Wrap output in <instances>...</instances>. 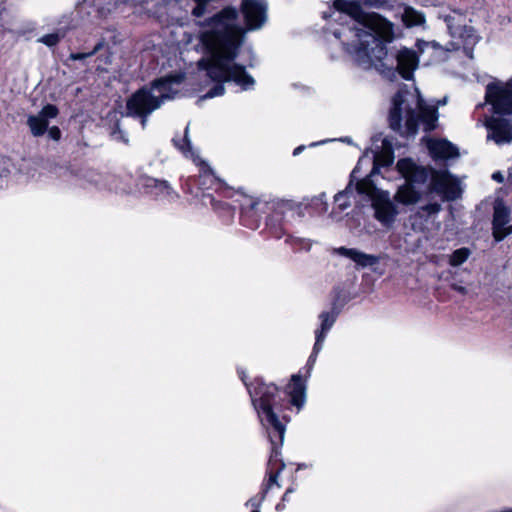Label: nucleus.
Instances as JSON below:
<instances>
[{
	"instance_id": "nucleus-12",
	"label": "nucleus",
	"mask_w": 512,
	"mask_h": 512,
	"mask_svg": "<svg viewBox=\"0 0 512 512\" xmlns=\"http://www.w3.org/2000/svg\"><path fill=\"white\" fill-rule=\"evenodd\" d=\"M184 81V75L181 73L168 75L163 78L156 79L152 82L151 87H145L146 90L156 100L160 101V106L166 100H172L179 93L174 86H179Z\"/></svg>"
},
{
	"instance_id": "nucleus-6",
	"label": "nucleus",
	"mask_w": 512,
	"mask_h": 512,
	"mask_svg": "<svg viewBox=\"0 0 512 512\" xmlns=\"http://www.w3.org/2000/svg\"><path fill=\"white\" fill-rule=\"evenodd\" d=\"M337 316L338 313L334 310L320 313V328L315 332L316 340L313 351L304 369L290 378V405L295 406L298 412L303 408L306 402V380L310 376L316 357L322 349L326 335L334 325Z\"/></svg>"
},
{
	"instance_id": "nucleus-47",
	"label": "nucleus",
	"mask_w": 512,
	"mask_h": 512,
	"mask_svg": "<svg viewBox=\"0 0 512 512\" xmlns=\"http://www.w3.org/2000/svg\"><path fill=\"white\" fill-rule=\"evenodd\" d=\"M493 178H494V179H499V180H501V176H500V175H498V174H494V175H493Z\"/></svg>"
},
{
	"instance_id": "nucleus-33",
	"label": "nucleus",
	"mask_w": 512,
	"mask_h": 512,
	"mask_svg": "<svg viewBox=\"0 0 512 512\" xmlns=\"http://www.w3.org/2000/svg\"><path fill=\"white\" fill-rule=\"evenodd\" d=\"M419 48L421 50V53H424L425 51H428V50H433L435 52H442L441 46L435 41L423 42L422 44L419 45Z\"/></svg>"
},
{
	"instance_id": "nucleus-29",
	"label": "nucleus",
	"mask_w": 512,
	"mask_h": 512,
	"mask_svg": "<svg viewBox=\"0 0 512 512\" xmlns=\"http://www.w3.org/2000/svg\"><path fill=\"white\" fill-rule=\"evenodd\" d=\"M290 210L293 211V215L299 218H303L307 214L309 215V208H306V197L301 201L290 202Z\"/></svg>"
},
{
	"instance_id": "nucleus-10",
	"label": "nucleus",
	"mask_w": 512,
	"mask_h": 512,
	"mask_svg": "<svg viewBox=\"0 0 512 512\" xmlns=\"http://www.w3.org/2000/svg\"><path fill=\"white\" fill-rule=\"evenodd\" d=\"M189 125L185 128L184 137L182 140L173 139L174 145L186 156L193 160V162L199 166V180L198 184L202 189H209L214 183L217 182V178L214 175L212 168L193 150L191 141L188 137Z\"/></svg>"
},
{
	"instance_id": "nucleus-34",
	"label": "nucleus",
	"mask_w": 512,
	"mask_h": 512,
	"mask_svg": "<svg viewBox=\"0 0 512 512\" xmlns=\"http://www.w3.org/2000/svg\"><path fill=\"white\" fill-rule=\"evenodd\" d=\"M113 137L116 139V140H121L125 143H128V139L126 138L124 132L119 128V126L117 125L116 128L114 129L113 133H112Z\"/></svg>"
},
{
	"instance_id": "nucleus-9",
	"label": "nucleus",
	"mask_w": 512,
	"mask_h": 512,
	"mask_svg": "<svg viewBox=\"0 0 512 512\" xmlns=\"http://www.w3.org/2000/svg\"><path fill=\"white\" fill-rule=\"evenodd\" d=\"M160 108V101L156 100L146 88L136 91L127 100V116L140 118L142 129H145L148 122V116Z\"/></svg>"
},
{
	"instance_id": "nucleus-8",
	"label": "nucleus",
	"mask_w": 512,
	"mask_h": 512,
	"mask_svg": "<svg viewBox=\"0 0 512 512\" xmlns=\"http://www.w3.org/2000/svg\"><path fill=\"white\" fill-rule=\"evenodd\" d=\"M356 192L371 199L374 216L383 226L390 227L395 222L399 210L389 192L377 190L369 177L357 182Z\"/></svg>"
},
{
	"instance_id": "nucleus-17",
	"label": "nucleus",
	"mask_w": 512,
	"mask_h": 512,
	"mask_svg": "<svg viewBox=\"0 0 512 512\" xmlns=\"http://www.w3.org/2000/svg\"><path fill=\"white\" fill-rule=\"evenodd\" d=\"M140 185L156 197L174 200L178 198V194L173 190L166 180H159L153 177L144 176L140 179Z\"/></svg>"
},
{
	"instance_id": "nucleus-19",
	"label": "nucleus",
	"mask_w": 512,
	"mask_h": 512,
	"mask_svg": "<svg viewBox=\"0 0 512 512\" xmlns=\"http://www.w3.org/2000/svg\"><path fill=\"white\" fill-rule=\"evenodd\" d=\"M397 70L405 79H410L417 67L418 59L415 53L409 49H402L396 55Z\"/></svg>"
},
{
	"instance_id": "nucleus-35",
	"label": "nucleus",
	"mask_w": 512,
	"mask_h": 512,
	"mask_svg": "<svg viewBox=\"0 0 512 512\" xmlns=\"http://www.w3.org/2000/svg\"><path fill=\"white\" fill-rule=\"evenodd\" d=\"M49 137L55 141L61 138V131L57 126H53L48 130Z\"/></svg>"
},
{
	"instance_id": "nucleus-4",
	"label": "nucleus",
	"mask_w": 512,
	"mask_h": 512,
	"mask_svg": "<svg viewBox=\"0 0 512 512\" xmlns=\"http://www.w3.org/2000/svg\"><path fill=\"white\" fill-rule=\"evenodd\" d=\"M389 126L402 136H414L419 127L425 131L435 128L437 109L428 106L417 90L400 89L392 99Z\"/></svg>"
},
{
	"instance_id": "nucleus-23",
	"label": "nucleus",
	"mask_w": 512,
	"mask_h": 512,
	"mask_svg": "<svg viewBox=\"0 0 512 512\" xmlns=\"http://www.w3.org/2000/svg\"><path fill=\"white\" fill-rule=\"evenodd\" d=\"M441 209V204L431 202L419 207L413 217L427 221L428 219L437 216Z\"/></svg>"
},
{
	"instance_id": "nucleus-27",
	"label": "nucleus",
	"mask_w": 512,
	"mask_h": 512,
	"mask_svg": "<svg viewBox=\"0 0 512 512\" xmlns=\"http://www.w3.org/2000/svg\"><path fill=\"white\" fill-rule=\"evenodd\" d=\"M470 255V251L467 248H460L455 250L449 259V263L451 266H459L464 263Z\"/></svg>"
},
{
	"instance_id": "nucleus-26",
	"label": "nucleus",
	"mask_w": 512,
	"mask_h": 512,
	"mask_svg": "<svg viewBox=\"0 0 512 512\" xmlns=\"http://www.w3.org/2000/svg\"><path fill=\"white\" fill-rule=\"evenodd\" d=\"M195 6L193 7L191 14L195 18H201L204 15L211 13L213 7L211 6V2L214 0H193Z\"/></svg>"
},
{
	"instance_id": "nucleus-2",
	"label": "nucleus",
	"mask_w": 512,
	"mask_h": 512,
	"mask_svg": "<svg viewBox=\"0 0 512 512\" xmlns=\"http://www.w3.org/2000/svg\"><path fill=\"white\" fill-rule=\"evenodd\" d=\"M241 379L246 385L251 397L252 405L256 410L261 424L266 428L271 442V455L268 461V482L263 494L273 485L279 487L277 478L279 473L285 469V463L280 458V449L284 444L286 432L287 404L285 403L287 392H280L274 384H265L261 379H255L247 384L244 374ZM264 495H262V498Z\"/></svg>"
},
{
	"instance_id": "nucleus-28",
	"label": "nucleus",
	"mask_w": 512,
	"mask_h": 512,
	"mask_svg": "<svg viewBox=\"0 0 512 512\" xmlns=\"http://www.w3.org/2000/svg\"><path fill=\"white\" fill-rule=\"evenodd\" d=\"M65 36V32L62 30H58L55 33L47 34L39 38V42L45 44L48 47H53L57 45L60 40Z\"/></svg>"
},
{
	"instance_id": "nucleus-42",
	"label": "nucleus",
	"mask_w": 512,
	"mask_h": 512,
	"mask_svg": "<svg viewBox=\"0 0 512 512\" xmlns=\"http://www.w3.org/2000/svg\"><path fill=\"white\" fill-rule=\"evenodd\" d=\"M304 149H305L304 145L298 146L297 148L294 149L293 155L294 156L299 155Z\"/></svg>"
},
{
	"instance_id": "nucleus-44",
	"label": "nucleus",
	"mask_w": 512,
	"mask_h": 512,
	"mask_svg": "<svg viewBox=\"0 0 512 512\" xmlns=\"http://www.w3.org/2000/svg\"><path fill=\"white\" fill-rule=\"evenodd\" d=\"M276 508L278 510H283L285 508V505L283 503H279Z\"/></svg>"
},
{
	"instance_id": "nucleus-45",
	"label": "nucleus",
	"mask_w": 512,
	"mask_h": 512,
	"mask_svg": "<svg viewBox=\"0 0 512 512\" xmlns=\"http://www.w3.org/2000/svg\"><path fill=\"white\" fill-rule=\"evenodd\" d=\"M390 143L387 139H384L383 140V146H384V149L386 150L387 148V144Z\"/></svg>"
},
{
	"instance_id": "nucleus-32",
	"label": "nucleus",
	"mask_w": 512,
	"mask_h": 512,
	"mask_svg": "<svg viewBox=\"0 0 512 512\" xmlns=\"http://www.w3.org/2000/svg\"><path fill=\"white\" fill-rule=\"evenodd\" d=\"M333 6L339 13L340 17L342 16L343 12L350 13L352 9V3L347 0H334Z\"/></svg>"
},
{
	"instance_id": "nucleus-41",
	"label": "nucleus",
	"mask_w": 512,
	"mask_h": 512,
	"mask_svg": "<svg viewBox=\"0 0 512 512\" xmlns=\"http://www.w3.org/2000/svg\"><path fill=\"white\" fill-rule=\"evenodd\" d=\"M341 34H342V33H341V32H339V31H337V30L334 32V34H333V42H334V43H338V42H339V39H340V37H341Z\"/></svg>"
},
{
	"instance_id": "nucleus-16",
	"label": "nucleus",
	"mask_w": 512,
	"mask_h": 512,
	"mask_svg": "<svg viewBox=\"0 0 512 512\" xmlns=\"http://www.w3.org/2000/svg\"><path fill=\"white\" fill-rule=\"evenodd\" d=\"M58 108L55 105L47 104L37 115H30L27 119V125L33 136H42L48 128V120L56 118Z\"/></svg>"
},
{
	"instance_id": "nucleus-31",
	"label": "nucleus",
	"mask_w": 512,
	"mask_h": 512,
	"mask_svg": "<svg viewBox=\"0 0 512 512\" xmlns=\"http://www.w3.org/2000/svg\"><path fill=\"white\" fill-rule=\"evenodd\" d=\"M97 70L106 71L107 67L112 63V53L107 51L105 55H100L97 60Z\"/></svg>"
},
{
	"instance_id": "nucleus-43",
	"label": "nucleus",
	"mask_w": 512,
	"mask_h": 512,
	"mask_svg": "<svg viewBox=\"0 0 512 512\" xmlns=\"http://www.w3.org/2000/svg\"><path fill=\"white\" fill-rule=\"evenodd\" d=\"M297 242H298V239H297V238H292V237L290 236V240H289L290 245H295Z\"/></svg>"
},
{
	"instance_id": "nucleus-18",
	"label": "nucleus",
	"mask_w": 512,
	"mask_h": 512,
	"mask_svg": "<svg viewBox=\"0 0 512 512\" xmlns=\"http://www.w3.org/2000/svg\"><path fill=\"white\" fill-rule=\"evenodd\" d=\"M261 202L252 197L244 198L241 203V222L244 226L250 229H257L259 227L261 215L259 213V206Z\"/></svg>"
},
{
	"instance_id": "nucleus-25",
	"label": "nucleus",
	"mask_w": 512,
	"mask_h": 512,
	"mask_svg": "<svg viewBox=\"0 0 512 512\" xmlns=\"http://www.w3.org/2000/svg\"><path fill=\"white\" fill-rule=\"evenodd\" d=\"M403 21L404 23L411 27V26H418L424 23L425 18L424 15L417 10L407 7L404 10L403 13Z\"/></svg>"
},
{
	"instance_id": "nucleus-37",
	"label": "nucleus",
	"mask_w": 512,
	"mask_h": 512,
	"mask_svg": "<svg viewBox=\"0 0 512 512\" xmlns=\"http://www.w3.org/2000/svg\"><path fill=\"white\" fill-rule=\"evenodd\" d=\"M451 287H452L453 290L457 291L458 293H460L462 295L467 294V289L464 286H462V285L454 283V284H452Z\"/></svg>"
},
{
	"instance_id": "nucleus-36",
	"label": "nucleus",
	"mask_w": 512,
	"mask_h": 512,
	"mask_svg": "<svg viewBox=\"0 0 512 512\" xmlns=\"http://www.w3.org/2000/svg\"><path fill=\"white\" fill-rule=\"evenodd\" d=\"M363 4L378 7L384 3V0H360Z\"/></svg>"
},
{
	"instance_id": "nucleus-21",
	"label": "nucleus",
	"mask_w": 512,
	"mask_h": 512,
	"mask_svg": "<svg viewBox=\"0 0 512 512\" xmlns=\"http://www.w3.org/2000/svg\"><path fill=\"white\" fill-rule=\"evenodd\" d=\"M431 154L436 158L448 159L458 155L457 148L447 140H435L429 144Z\"/></svg>"
},
{
	"instance_id": "nucleus-20",
	"label": "nucleus",
	"mask_w": 512,
	"mask_h": 512,
	"mask_svg": "<svg viewBox=\"0 0 512 512\" xmlns=\"http://www.w3.org/2000/svg\"><path fill=\"white\" fill-rule=\"evenodd\" d=\"M334 253L353 260L361 267L372 266L378 262V258L374 255L366 254L354 248L338 247Z\"/></svg>"
},
{
	"instance_id": "nucleus-46",
	"label": "nucleus",
	"mask_w": 512,
	"mask_h": 512,
	"mask_svg": "<svg viewBox=\"0 0 512 512\" xmlns=\"http://www.w3.org/2000/svg\"><path fill=\"white\" fill-rule=\"evenodd\" d=\"M12 31H13V32H15V33H18V34H22V33H24V30H17V29H14V30H12Z\"/></svg>"
},
{
	"instance_id": "nucleus-24",
	"label": "nucleus",
	"mask_w": 512,
	"mask_h": 512,
	"mask_svg": "<svg viewBox=\"0 0 512 512\" xmlns=\"http://www.w3.org/2000/svg\"><path fill=\"white\" fill-rule=\"evenodd\" d=\"M354 191H356V188L353 189L352 188V184L349 183L347 185V187L343 190V191H340L338 192L335 196H334V202L336 204V207L340 210V211H344L346 210L348 207H350L351 205V201H350V198L351 196L354 194Z\"/></svg>"
},
{
	"instance_id": "nucleus-3",
	"label": "nucleus",
	"mask_w": 512,
	"mask_h": 512,
	"mask_svg": "<svg viewBox=\"0 0 512 512\" xmlns=\"http://www.w3.org/2000/svg\"><path fill=\"white\" fill-rule=\"evenodd\" d=\"M355 37L352 43L346 44V49L353 54L354 60L364 69L375 67H392L384 62L387 58L385 42L393 39V24L377 13L362 15V21L357 27L347 29Z\"/></svg>"
},
{
	"instance_id": "nucleus-22",
	"label": "nucleus",
	"mask_w": 512,
	"mask_h": 512,
	"mask_svg": "<svg viewBox=\"0 0 512 512\" xmlns=\"http://www.w3.org/2000/svg\"><path fill=\"white\" fill-rule=\"evenodd\" d=\"M326 193L322 192L317 196L306 197V208H309V215H322L328 210Z\"/></svg>"
},
{
	"instance_id": "nucleus-39",
	"label": "nucleus",
	"mask_w": 512,
	"mask_h": 512,
	"mask_svg": "<svg viewBox=\"0 0 512 512\" xmlns=\"http://www.w3.org/2000/svg\"><path fill=\"white\" fill-rule=\"evenodd\" d=\"M120 4H129V5L135 6L136 1L135 0H115V6H118Z\"/></svg>"
},
{
	"instance_id": "nucleus-14",
	"label": "nucleus",
	"mask_w": 512,
	"mask_h": 512,
	"mask_svg": "<svg viewBox=\"0 0 512 512\" xmlns=\"http://www.w3.org/2000/svg\"><path fill=\"white\" fill-rule=\"evenodd\" d=\"M271 213L267 220V229L269 233L280 239L286 232V212L288 210V203L284 200L275 201L271 203Z\"/></svg>"
},
{
	"instance_id": "nucleus-1",
	"label": "nucleus",
	"mask_w": 512,
	"mask_h": 512,
	"mask_svg": "<svg viewBox=\"0 0 512 512\" xmlns=\"http://www.w3.org/2000/svg\"><path fill=\"white\" fill-rule=\"evenodd\" d=\"M238 16L235 7L227 6L213 16L196 22L199 27L197 38L206 55L198 61V67L216 82L199 101L222 96L225 93L224 82H233L242 90L253 89L255 85L254 78L246 72L245 66L235 61L244 36Z\"/></svg>"
},
{
	"instance_id": "nucleus-13",
	"label": "nucleus",
	"mask_w": 512,
	"mask_h": 512,
	"mask_svg": "<svg viewBox=\"0 0 512 512\" xmlns=\"http://www.w3.org/2000/svg\"><path fill=\"white\" fill-rule=\"evenodd\" d=\"M241 10L248 30L260 29L267 19V5L260 0H243Z\"/></svg>"
},
{
	"instance_id": "nucleus-15",
	"label": "nucleus",
	"mask_w": 512,
	"mask_h": 512,
	"mask_svg": "<svg viewBox=\"0 0 512 512\" xmlns=\"http://www.w3.org/2000/svg\"><path fill=\"white\" fill-rule=\"evenodd\" d=\"M510 210L503 203H496L493 214V237L500 242L512 233Z\"/></svg>"
},
{
	"instance_id": "nucleus-7",
	"label": "nucleus",
	"mask_w": 512,
	"mask_h": 512,
	"mask_svg": "<svg viewBox=\"0 0 512 512\" xmlns=\"http://www.w3.org/2000/svg\"><path fill=\"white\" fill-rule=\"evenodd\" d=\"M397 168L406 181L398 187L393 200L404 206L417 204L422 194L416 189L415 184L425 183L429 178V170L418 166L411 159H400L397 162Z\"/></svg>"
},
{
	"instance_id": "nucleus-38",
	"label": "nucleus",
	"mask_w": 512,
	"mask_h": 512,
	"mask_svg": "<svg viewBox=\"0 0 512 512\" xmlns=\"http://www.w3.org/2000/svg\"><path fill=\"white\" fill-rule=\"evenodd\" d=\"M392 162H393L392 151H391V149L389 148V149L387 150L386 155H385V160L383 161V164H384V165H389V164H391Z\"/></svg>"
},
{
	"instance_id": "nucleus-30",
	"label": "nucleus",
	"mask_w": 512,
	"mask_h": 512,
	"mask_svg": "<svg viewBox=\"0 0 512 512\" xmlns=\"http://www.w3.org/2000/svg\"><path fill=\"white\" fill-rule=\"evenodd\" d=\"M104 47V41H100L98 42L94 48L90 51V52H87V53H71L70 56H69V59L73 60V61H76V60H83V59H86L88 57H92L94 56L95 54H97L99 51H101Z\"/></svg>"
},
{
	"instance_id": "nucleus-11",
	"label": "nucleus",
	"mask_w": 512,
	"mask_h": 512,
	"mask_svg": "<svg viewBox=\"0 0 512 512\" xmlns=\"http://www.w3.org/2000/svg\"><path fill=\"white\" fill-rule=\"evenodd\" d=\"M430 190L442 195L443 200L453 201L460 197L461 187L458 179L448 171L429 170Z\"/></svg>"
},
{
	"instance_id": "nucleus-40",
	"label": "nucleus",
	"mask_w": 512,
	"mask_h": 512,
	"mask_svg": "<svg viewBox=\"0 0 512 512\" xmlns=\"http://www.w3.org/2000/svg\"><path fill=\"white\" fill-rule=\"evenodd\" d=\"M248 504H250L254 508H257L258 504H259V501H257L256 499H250L248 501ZM252 512H260V511L258 509H254Z\"/></svg>"
},
{
	"instance_id": "nucleus-5",
	"label": "nucleus",
	"mask_w": 512,
	"mask_h": 512,
	"mask_svg": "<svg viewBox=\"0 0 512 512\" xmlns=\"http://www.w3.org/2000/svg\"><path fill=\"white\" fill-rule=\"evenodd\" d=\"M485 103L491 105L492 115L486 116L487 139L497 145L512 143V79L491 82L486 86Z\"/></svg>"
}]
</instances>
